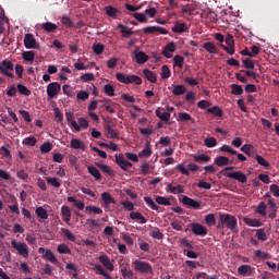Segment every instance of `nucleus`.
I'll list each match as a JSON object with an SVG mask.
<instances>
[{
	"mask_svg": "<svg viewBox=\"0 0 279 279\" xmlns=\"http://www.w3.org/2000/svg\"><path fill=\"white\" fill-rule=\"evenodd\" d=\"M217 228L218 230H223V228H227L228 230L236 234L239 233V220H236L235 216H232L230 214H220Z\"/></svg>",
	"mask_w": 279,
	"mask_h": 279,
	"instance_id": "obj_1",
	"label": "nucleus"
},
{
	"mask_svg": "<svg viewBox=\"0 0 279 279\" xmlns=\"http://www.w3.org/2000/svg\"><path fill=\"white\" fill-rule=\"evenodd\" d=\"M116 78L121 84H136V86H141L143 84V80L138 75L134 74H124V73H117Z\"/></svg>",
	"mask_w": 279,
	"mask_h": 279,
	"instance_id": "obj_2",
	"label": "nucleus"
},
{
	"mask_svg": "<svg viewBox=\"0 0 279 279\" xmlns=\"http://www.w3.org/2000/svg\"><path fill=\"white\" fill-rule=\"evenodd\" d=\"M0 75L14 80V63L8 59L0 62Z\"/></svg>",
	"mask_w": 279,
	"mask_h": 279,
	"instance_id": "obj_3",
	"label": "nucleus"
},
{
	"mask_svg": "<svg viewBox=\"0 0 279 279\" xmlns=\"http://www.w3.org/2000/svg\"><path fill=\"white\" fill-rule=\"evenodd\" d=\"M11 245L14 250H16L20 256H23L24 258H27V256H29V247L27 246V244L19 242L16 240H12Z\"/></svg>",
	"mask_w": 279,
	"mask_h": 279,
	"instance_id": "obj_4",
	"label": "nucleus"
},
{
	"mask_svg": "<svg viewBox=\"0 0 279 279\" xmlns=\"http://www.w3.org/2000/svg\"><path fill=\"white\" fill-rule=\"evenodd\" d=\"M133 265L135 271H140V274H151V271H154V268H151V265L147 262L135 259Z\"/></svg>",
	"mask_w": 279,
	"mask_h": 279,
	"instance_id": "obj_5",
	"label": "nucleus"
},
{
	"mask_svg": "<svg viewBox=\"0 0 279 279\" xmlns=\"http://www.w3.org/2000/svg\"><path fill=\"white\" fill-rule=\"evenodd\" d=\"M116 158V165L122 169V171H128V169L132 168L133 165L131 161L125 159V155L123 153H120L119 155H114Z\"/></svg>",
	"mask_w": 279,
	"mask_h": 279,
	"instance_id": "obj_6",
	"label": "nucleus"
},
{
	"mask_svg": "<svg viewBox=\"0 0 279 279\" xmlns=\"http://www.w3.org/2000/svg\"><path fill=\"white\" fill-rule=\"evenodd\" d=\"M38 254H41V258L44 260H48L49 263H52L53 265H58V257L53 254L51 250H47L45 247L38 248Z\"/></svg>",
	"mask_w": 279,
	"mask_h": 279,
	"instance_id": "obj_7",
	"label": "nucleus"
},
{
	"mask_svg": "<svg viewBox=\"0 0 279 279\" xmlns=\"http://www.w3.org/2000/svg\"><path fill=\"white\" fill-rule=\"evenodd\" d=\"M60 90H62V86L58 82H52L47 86V95L50 99L58 97Z\"/></svg>",
	"mask_w": 279,
	"mask_h": 279,
	"instance_id": "obj_8",
	"label": "nucleus"
},
{
	"mask_svg": "<svg viewBox=\"0 0 279 279\" xmlns=\"http://www.w3.org/2000/svg\"><path fill=\"white\" fill-rule=\"evenodd\" d=\"M226 177L229 178L230 180H236L242 184H245V182H247V175L241 171L228 172L226 173Z\"/></svg>",
	"mask_w": 279,
	"mask_h": 279,
	"instance_id": "obj_9",
	"label": "nucleus"
},
{
	"mask_svg": "<svg viewBox=\"0 0 279 279\" xmlns=\"http://www.w3.org/2000/svg\"><path fill=\"white\" fill-rule=\"evenodd\" d=\"M182 202L184 206H190V208H194V210H199L202 208V201H195L189 196H183Z\"/></svg>",
	"mask_w": 279,
	"mask_h": 279,
	"instance_id": "obj_10",
	"label": "nucleus"
},
{
	"mask_svg": "<svg viewBox=\"0 0 279 279\" xmlns=\"http://www.w3.org/2000/svg\"><path fill=\"white\" fill-rule=\"evenodd\" d=\"M24 47L26 49H38V44H36V38H34L33 34H26L24 36Z\"/></svg>",
	"mask_w": 279,
	"mask_h": 279,
	"instance_id": "obj_11",
	"label": "nucleus"
},
{
	"mask_svg": "<svg viewBox=\"0 0 279 279\" xmlns=\"http://www.w3.org/2000/svg\"><path fill=\"white\" fill-rule=\"evenodd\" d=\"M142 32H144V34H163V35L169 34V31H167V28L160 27V26L144 27Z\"/></svg>",
	"mask_w": 279,
	"mask_h": 279,
	"instance_id": "obj_12",
	"label": "nucleus"
},
{
	"mask_svg": "<svg viewBox=\"0 0 279 279\" xmlns=\"http://www.w3.org/2000/svg\"><path fill=\"white\" fill-rule=\"evenodd\" d=\"M104 12L109 16V19L117 20L121 16V11L112 5L105 7Z\"/></svg>",
	"mask_w": 279,
	"mask_h": 279,
	"instance_id": "obj_13",
	"label": "nucleus"
},
{
	"mask_svg": "<svg viewBox=\"0 0 279 279\" xmlns=\"http://www.w3.org/2000/svg\"><path fill=\"white\" fill-rule=\"evenodd\" d=\"M192 232L196 234V236H206V234H208V229L196 222L192 223Z\"/></svg>",
	"mask_w": 279,
	"mask_h": 279,
	"instance_id": "obj_14",
	"label": "nucleus"
},
{
	"mask_svg": "<svg viewBox=\"0 0 279 279\" xmlns=\"http://www.w3.org/2000/svg\"><path fill=\"white\" fill-rule=\"evenodd\" d=\"M99 262L101 263V265H104V267H106L108 271H114V264L110 262V257H108V255L106 254L100 255Z\"/></svg>",
	"mask_w": 279,
	"mask_h": 279,
	"instance_id": "obj_15",
	"label": "nucleus"
},
{
	"mask_svg": "<svg viewBox=\"0 0 279 279\" xmlns=\"http://www.w3.org/2000/svg\"><path fill=\"white\" fill-rule=\"evenodd\" d=\"M65 119L70 128H73L75 132H80V125L75 121V114L73 112H65Z\"/></svg>",
	"mask_w": 279,
	"mask_h": 279,
	"instance_id": "obj_16",
	"label": "nucleus"
},
{
	"mask_svg": "<svg viewBox=\"0 0 279 279\" xmlns=\"http://www.w3.org/2000/svg\"><path fill=\"white\" fill-rule=\"evenodd\" d=\"M175 49H177L175 43L171 41L165 47L162 51V56H165V58H168V59L173 58V53H175Z\"/></svg>",
	"mask_w": 279,
	"mask_h": 279,
	"instance_id": "obj_17",
	"label": "nucleus"
},
{
	"mask_svg": "<svg viewBox=\"0 0 279 279\" xmlns=\"http://www.w3.org/2000/svg\"><path fill=\"white\" fill-rule=\"evenodd\" d=\"M155 113L156 117L160 119V121H165L166 123H168V121H171V113L165 111V109H162L161 107L157 108Z\"/></svg>",
	"mask_w": 279,
	"mask_h": 279,
	"instance_id": "obj_18",
	"label": "nucleus"
},
{
	"mask_svg": "<svg viewBox=\"0 0 279 279\" xmlns=\"http://www.w3.org/2000/svg\"><path fill=\"white\" fill-rule=\"evenodd\" d=\"M149 236H151V239H157V241H162V239H165V233H162L158 227H150Z\"/></svg>",
	"mask_w": 279,
	"mask_h": 279,
	"instance_id": "obj_19",
	"label": "nucleus"
},
{
	"mask_svg": "<svg viewBox=\"0 0 279 279\" xmlns=\"http://www.w3.org/2000/svg\"><path fill=\"white\" fill-rule=\"evenodd\" d=\"M203 48L205 49V51H207L208 53L215 54V53H219V48L217 47V45H215L213 41H207L203 45Z\"/></svg>",
	"mask_w": 279,
	"mask_h": 279,
	"instance_id": "obj_20",
	"label": "nucleus"
},
{
	"mask_svg": "<svg viewBox=\"0 0 279 279\" xmlns=\"http://www.w3.org/2000/svg\"><path fill=\"white\" fill-rule=\"evenodd\" d=\"M70 147L72 149H82V151H84L86 149V145L84 144V142H82L81 140H77V138L71 140Z\"/></svg>",
	"mask_w": 279,
	"mask_h": 279,
	"instance_id": "obj_21",
	"label": "nucleus"
},
{
	"mask_svg": "<svg viewBox=\"0 0 279 279\" xmlns=\"http://www.w3.org/2000/svg\"><path fill=\"white\" fill-rule=\"evenodd\" d=\"M135 60L137 64H145L149 60V56L143 51H135Z\"/></svg>",
	"mask_w": 279,
	"mask_h": 279,
	"instance_id": "obj_22",
	"label": "nucleus"
},
{
	"mask_svg": "<svg viewBox=\"0 0 279 279\" xmlns=\"http://www.w3.org/2000/svg\"><path fill=\"white\" fill-rule=\"evenodd\" d=\"M101 199H102L106 208H107V206H110V204H117V201H114V197H112V195H110V193H108V192H104L101 194Z\"/></svg>",
	"mask_w": 279,
	"mask_h": 279,
	"instance_id": "obj_23",
	"label": "nucleus"
},
{
	"mask_svg": "<svg viewBox=\"0 0 279 279\" xmlns=\"http://www.w3.org/2000/svg\"><path fill=\"white\" fill-rule=\"evenodd\" d=\"M172 32L174 34H184V32H189V27L184 23L177 22L172 27Z\"/></svg>",
	"mask_w": 279,
	"mask_h": 279,
	"instance_id": "obj_24",
	"label": "nucleus"
},
{
	"mask_svg": "<svg viewBox=\"0 0 279 279\" xmlns=\"http://www.w3.org/2000/svg\"><path fill=\"white\" fill-rule=\"evenodd\" d=\"M143 74L145 75L146 80H148V82H150L151 84H156V82H158L156 73H154L151 70L144 69Z\"/></svg>",
	"mask_w": 279,
	"mask_h": 279,
	"instance_id": "obj_25",
	"label": "nucleus"
},
{
	"mask_svg": "<svg viewBox=\"0 0 279 279\" xmlns=\"http://www.w3.org/2000/svg\"><path fill=\"white\" fill-rule=\"evenodd\" d=\"M61 217L65 223H69L71 221V208L69 206H62L61 207Z\"/></svg>",
	"mask_w": 279,
	"mask_h": 279,
	"instance_id": "obj_26",
	"label": "nucleus"
},
{
	"mask_svg": "<svg viewBox=\"0 0 279 279\" xmlns=\"http://www.w3.org/2000/svg\"><path fill=\"white\" fill-rule=\"evenodd\" d=\"M207 112L214 117H218L219 119L223 117V110L219 106L207 108Z\"/></svg>",
	"mask_w": 279,
	"mask_h": 279,
	"instance_id": "obj_27",
	"label": "nucleus"
},
{
	"mask_svg": "<svg viewBox=\"0 0 279 279\" xmlns=\"http://www.w3.org/2000/svg\"><path fill=\"white\" fill-rule=\"evenodd\" d=\"M118 29H121V34L123 38H130L134 34L130 27L123 25V24H118Z\"/></svg>",
	"mask_w": 279,
	"mask_h": 279,
	"instance_id": "obj_28",
	"label": "nucleus"
},
{
	"mask_svg": "<svg viewBox=\"0 0 279 279\" xmlns=\"http://www.w3.org/2000/svg\"><path fill=\"white\" fill-rule=\"evenodd\" d=\"M172 95L175 97H180V95H184L186 93V86L184 85H172Z\"/></svg>",
	"mask_w": 279,
	"mask_h": 279,
	"instance_id": "obj_29",
	"label": "nucleus"
},
{
	"mask_svg": "<svg viewBox=\"0 0 279 279\" xmlns=\"http://www.w3.org/2000/svg\"><path fill=\"white\" fill-rule=\"evenodd\" d=\"M217 167H228L230 165V158L226 156H219L215 159Z\"/></svg>",
	"mask_w": 279,
	"mask_h": 279,
	"instance_id": "obj_30",
	"label": "nucleus"
},
{
	"mask_svg": "<svg viewBox=\"0 0 279 279\" xmlns=\"http://www.w3.org/2000/svg\"><path fill=\"white\" fill-rule=\"evenodd\" d=\"M107 138H119V132L112 125H106Z\"/></svg>",
	"mask_w": 279,
	"mask_h": 279,
	"instance_id": "obj_31",
	"label": "nucleus"
},
{
	"mask_svg": "<svg viewBox=\"0 0 279 279\" xmlns=\"http://www.w3.org/2000/svg\"><path fill=\"white\" fill-rule=\"evenodd\" d=\"M46 182L50 184V186H53L54 189H60V186H62V181L58 178L47 177Z\"/></svg>",
	"mask_w": 279,
	"mask_h": 279,
	"instance_id": "obj_32",
	"label": "nucleus"
},
{
	"mask_svg": "<svg viewBox=\"0 0 279 279\" xmlns=\"http://www.w3.org/2000/svg\"><path fill=\"white\" fill-rule=\"evenodd\" d=\"M244 223H246V226H250L251 228H260V226H263V222H260V220L252 218H244Z\"/></svg>",
	"mask_w": 279,
	"mask_h": 279,
	"instance_id": "obj_33",
	"label": "nucleus"
},
{
	"mask_svg": "<svg viewBox=\"0 0 279 279\" xmlns=\"http://www.w3.org/2000/svg\"><path fill=\"white\" fill-rule=\"evenodd\" d=\"M182 14H185L186 16H195L197 12L195 11V8L193 5H184L181 9Z\"/></svg>",
	"mask_w": 279,
	"mask_h": 279,
	"instance_id": "obj_34",
	"label": "nucleus"
},
{
	"mask_svg": "<svg viewBox=\"0 0 279 279\" xmlns=\"http://www.w3.org/2000/svg\"><path fill=\"white\" fill-rule=\"evenodd\" d=\"M68 202H70L71 204H74V206L76 207V208H78V210H84V208H85V204H84V202H82V201H78V199H76L75 197H73V196H70V197H68Z\"/></svg>",
	"mask_w": 279,
	"mask_h": 279,
	"instance_id": "obj_35",
	"label": "nucleus"
},
{
	"mask_svg": "<svg viewBox=\"0 0 279 279\" xmlns=\"http://www.w3.org/2000/svg\"><path fill=\"white\" fill-rule=\"evenodd\" d=\"M192 158L195 162H210V156L201 154V155H192Z\"/></svg>",
	"mask_w": 279,
	"mask_h": 279,
	"instance_id": "obj_36",
	"label": "nucleus"
},
{
	"mask_svg": "<svg viewBox=\"0 0 279 279\" xmlns=\"http://www.w3.org/2000/svg\"><path fill=\"white\" fill-rule=\"evenodd\" d=\"M85 213L87 214L94 213V215H101L104 213V209L94 205H88L85 207Z\"/></svg>",
	"mask_w": 279,
	"mask_h": 279,
	"instance_id": "obj_37",
	"label": "nucleus"
},
{
	"mask_svg": "<svg viewBox=\"0 0 279 279\" xmlns=\"http://www.w3.org/2000/svg\"><path fill=\"white\" fill-rule=\"evenodd\" d=\"M35 215L39 219H49V214L47 213V209H44L43 207H37L35 210Z\"/></svg>",
	"mask_w": 279,
	"mask_h": 279,
	"instance_id": "obj_38",
	"label": "nucleus"
},
{
	"mask_svg": "<svg viewBox=\"0 0 279 279\" xmlns=\"http://www.w3.org/2000/svg\"><path fill=\"white\" fill-rule=\"evenodd\" d=\"M0 156H3V158H12V151H10V145L5 144L1 146Z\"/></svg>",
	"mask_w": 279,
	"mask_h": 279,
	"instance_id": "obj_39",
	"label": "nucleus"
},
{
	"mask_svg": "<svg viewBox=\"0 0 279 279\" xmlns=\"http://www.w3.org/2000/svg\"><path fill=\"white\" fill-rule=\"evenodd\" d=\"M230 88H231V95L241 96L243 94V86L239 84H231Z\"/></svg>",
	"mask_w": 279,
	"mask_h": 279,
	"instance_id": "obj_40",
	"label": "nucleus"
},
{
	"mask_svg": "<svg viewBox=\"0 0 279 279\" xmlns=\"http://www.w3.org/2000/svg\"><path fill=\"white\" fill-rule=\"evenodd\" d=\"M41 27L45 32H48V33H52V32H56V29H58V25H56L51 22H46V23L41 24Z\"/></svg>",
	"mask_w": 279,
	"mask_h": 279,
	"instance_id": "obj_41",
	"label": "nucleus"
},
{
	"mask_svg": "<svg viewBox=\"0 0 279 279\" xmlns=\"http://www.w3.org/2000/svg\"><path fill=\"white\" fill-rule=\"evenodd\" d=\"M238 274L240 276H247V274H252V266L250 265H242L238 268Z\"/></svg>",
	"mask_w": 279,
	"mask_h": 279,
	"instance_id": "obj_42",
	"label": "nucleus"
},
{
	"mask_svg": "<svg viewBox=\"0 0 279 279\" xmlns=\"http://www.w3.org/2000/svg\"><path fill=\"white\" fill-rule=\"evenodd\" d=\"M173 66H178L179 69H183L184 68V57L182 56H174L173 57Z\"/></svg>",
	"mask_w": 279,
	"mask_h": 279,
	"instance_id": "obj_43",
	"label": "nucleus"
},
{
	"mask_svg": "<svg viewBox=\"0 0 279 279\" xmlns=\"http://www.w3.org/2000/svg\"><path fill=\"white\" fill-rule=\"evenodd\" d=\"M252 149H254V146L252 144H245L241 147V151L245 154L246 156H250L251 158H254V154L252 153Z\"/></svg>",
	"mask_w": 279,
	"mask_h": 279,
	"instance_id": "obj_44",
	"label": "nucleus"
},
{
	"mask_svg": "<svg viewBox=\"0 0 279 279\" xmlns=\"http://www.w3.org/2000/svg\"><path fill=\"white\" fill-rule=\"evenodd\" d=\"M254 158L257 161V163L260 165V167H265V169H269V167H270L269 161H267L265 158H263V156L255 155Z\"/></svg>",
	"mask_w": 279,
	"mask_h": 279,
	"instance_id": "obj_45",
	"label": "nucleus"
},
{
	"mask_svg": "<svg viewBox=\"0 0 279 279\" xmlns=\"http://www.w3.org/2000/svg\"><path fill=\"white\" fill-rule=\"evenodd\" d=\"M88 173L95 178V180H101V172H99L94 166L87 167Z\"/></svg>",
	"mask_w": 279,
	"mask_h": 279,
	"instance_id": "obj_46",
	"label": "nucleus"
},
{
	"mask_svg": "<svg viewBox=\"0 0 279 279\" xmlns=\"http://www.w3.org/2000/svg\"><path fill=\"white\" fill-rule=\"evenodd\" d=\"M95 269H96V274H98V276H104L105 279H112V277L109 274H107V271L104 269V267L101 265H96Z\"/></svg>",
	"mask_w": 279,
	"mask_h": 279,
	"instance_id": "obj_47",
	"label": "nucleus"
},
{
	"mask_svg": "<svg viewBox=\"0 0 279 279\" xmlns=\"http://www.w3.org/2000/svg\"><path fill=\"white\" fill-rule=\"evenodd\" d=\"M205 147L211 149L213 147H217V138L215 137H207L204 140Z\"/></svg>",
	"mask_w": 279,
	"mask_h": 279,
	"instance_id": "obj_48",
	"label": "nucleus"
},
{
	"mask_svg": "<svg viewBox=\"0 0 279 279\" xmlns=\"http://www.w3.org/2000/svg\"><path fill=\"white\" fill-rule=\"evenodd\" d=\"M169 77H171V69H169V65H162L161 80H169Z\"/></svg>",
	"mask_w": 279,
	"mask_h": 279,
	"instance_id": "obj_49",
	"label": "nucleus"
},
{
	"mask_svg": "<svg viewBox=\"0 0 279 279\" xmlns=\"http://www.w3.org/2000/svg\"><path fill=\"white\" fill-rule=\"evenodd\" d=\"M17 90L20 95H25V97H29L32 95V92L23 84H17Z\"/></svg>",
	"mask_w": 279,
	"mask_h": 279,
	"instance_id": "obj_50",
	"label": "nucleus"
},
{
	"mask_svg": "<svg viewBox=\"0 0 279 279\" xmlns=\"http://www.w3.org/2000/svg\"><path fill=\"white\" fill-rule=\"evenodd\" d=\"M61 232H62V234H63L64 236L68 238L69 241L75 242L76 239H77V238L75 236V234H73V232H71V230H69V229H66V228H62V229H61Z\"/></svg>",
	"mask_w": 279,
	"mask_h": 279,
	"instance_id": "obj_51",
	"label": "nucleus"
},
{
	"mask_svg": "<svg viewBox=\"0 0 279 279\" xmlns=\"http://www.w3.org/2000/svg\"><path fill=\"white\" fill-rule=\"evenodd\" d=\"M36 143H38V140L34 136L26 137L23 141V145H26L27 147H36Z\"/></svg>",
	"mask_w": 279,
	"mask_h": 279,
	"instance_id": "obj_52",
	"label": "nucleus"
},
{
	"mask_svg": "<svg viewBox=\"0 0 279 279\" xmlns=\"http://www.w3.org/2000/svg\"><path fill=\"white\" fill-rule=\"evenodd\" d=\"M155 201L160 205V206H171V201L165 196H156Z\"/></svg>",
	"mask_w": 279,
	"mask_h": 279,
	"instance_id": "obj_53",
	"label": "nucleus"
},
{
	"mask_svg": "<svg viewBox=\"0 0 279 279\" xmlns=\"http://www.w3.org/2000/svg\"><path fill=\"white\" fill-rule=\"evenodd\" d=\"M106 49V46H104L102 44H94L93 45V51L94 53H96V56H101V53H104Z\"/></svg>",
	"mask_w": 279,
	"mask_h": 279,
	"instance_id": "obj_54",
	"label": "nucleus"
},
{
	"mask_svg": "<svg viewBox=\"0 0 279 279\" xmlns=\"http://www.w3.org/2000/svg\"><path fill=\"white\" fill-rule=\"evenodd\" d=\"M100 147H105V149H111V151H119V145L110 142L108 143H100Z\"/></svg>",
	"mask_w": 279,
	"mask_h": 279,
	"instance_id": "obj_55",
	"label": "nucleus"
},
{
	"mask_svg": "<svg viewBox=\"0 0 279 279\" xmlns=\"http://www.w3.org/2000/svg\"><path fill=\"white\" fill-rule=\"evenodd\" d=\"M131 16L136 19L138 23H147V15H145V13H131Z\"/></svg>",
	"mask_w": 279,
	"mask_h": 279,
	"instance_id": "obj_56",
	"label": "nucleus"
},
{
	"mask_svg": "<svg viewBox=\"0 0 279 279\" xmlns=\"http://www.w3.org/2000/svg\"><path fill=\"white\" fill-rule=\"evenodd\" d=\"M104 93L107 94L108 97H114V85L112 84L105 85Z\"/></svg>",
	"mask_w": 279,
	"mask_h": 279,
	"instance_id": "obj_57",
	"label": "nucleus"
},
{
	"mask_svg": "<svg viewBox=\"0 0 279 279\" xmlns=\"http://www.w3.org/2000/svg\"><path fill=\"white\" fill-rule=\"evenodd\" d=\"M34 58H36V53L34 51L23 52V60H25V62H34Z\"/></svg>",
	"mask_w": 279,
	"mask_h": 279,
	"instance_id": "obj_58",
	"label": "nucleus"
},
{
	"mask_svg": "<svg viewBox=\"0 0 279 279\" xmlns=\"http://www.w3.org/2000/svg\"><path fill=\"white\" fill-rule=\"evenodd\" d=\"M168 189H169V191L171 192V193H173L174 195L177 194V193H184V186H182V185H177V186H173V184H169L168 185Z\"/></svg>",
	"mask_w": 279,
	"mask_h": 279,
	"instance_id": "obj_59",
	"label": "nucleus"
},
{
	"mask_svg": "<svg viewBox=\"0 0 279 279\" xmlns=\"http://www.w3.org/2000/svg\"><path fill=\"white\" fill-rule=\"evenodd\" d=\"M59 254H71V248L66 244H59L57 247Z\"/></svg>",
	"mask_w": 279,
	"mask_h": 279,
	"instance_id": "obj_60",
	"label": "nucleus"
},
{
	"mask_svg": "<svg viewBox=\"0 0 279 279\" xmlns=\"http://www.w3.org/2000/svg\"><path fill=\"white\" fill-rule=\"evenodd\" d=\"M144 202L147 204L149 208H151V210H158V205H156V203L154 202V199H151V197L145 196Z\"/></svg>",
	"mask_w": 279,
	"mask_h": 279,
	"instance_id": "obj_61",
	"label": "nucleus"
},
{
	"mask_svg": "<svg viewBox=\"0 0 279 279\" xmlns=\"http://www.w3.org/2000/svg\"><path fill=\"white\" fill-rule=\"evenodd\" d=\"M51 149H53V145L51 143H49V142L44 143L40 146L41 154H49V151H51Z\"/></svg>",
	"mask_w": 279,
	"mask_h": 279,
	"instance_id": "obj_62",
	"label": "nucleus"
},
{
	"mask_svg": "<svg viewBox=\"0 0 279 279\" xmlns=\"http://www.w3.org/2000/svg\"><path fill=\"white\" fill-rule=\"evenodd\" d=\"M205 221H206L207 226H216L217 225V220L215 219V214H208L207 216H205Z\"/></svg>",
	"mask_w": 279,
	"mask_h": 279,
	"instance_id": "obj_63",
	"label": "nucleus"
},
{
	"mask_svg": "<svg viewBox=\"0 0 279 279\" xmlns=\"http://www.w3.org/2000/svg\"><path fill=\"white\" fill-rule=\"evenodd\" d=\"M256 236L258 241H267V233L265 232V229H257Z\"/></svg>",
	"mask_w": 279,
	"mask_h": 279,
	"instance_id": "obj_64",
	"label": "nucleus"
}]
</instances>
